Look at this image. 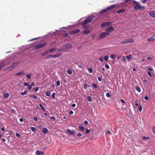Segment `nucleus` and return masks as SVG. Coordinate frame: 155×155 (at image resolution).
<instances>
[{
    "mask_svg": "<svg viewBox=\"0 0 155 155\" xmlns=\"http://www.w3.org/2000/svg\"><path fill=\"white\" fill-rule=\"evenodd\" d=\"M133 4L134 5V9L138 10L139 9H144L145 7L141 6L140 3L136 2L135 1H133Z\"/></svg>",
    "mask_w": 155,
    "mask_h": 155,
    "instance_id": "obj_1",
    "label": "nucleus"
},
{
    "mask_svg": "<svg viewBox=\"0 0 155 155\" xmlns=\"http://www.w3.org/2000/svg\"><path fill=\"white\" fill-rule=\"evenodd\" d=\"M94 17V15L88 16L86 19L81 22V24L82 25H86L88 23L91 21Z\"/></svg>",
    "mask_w": 155,
    "mask_h": 155,
    "instance_id": "obj_2",
    "label": "nucleus"
},
{
    "mask_svg": "<svg viewBox=\"0 0 155 155\" xmlns=\"http://www.w3.org/2000/svg\"><path fill=\"white\" fill-rule=\"evenodd\" d=\"M94 17V15L88 16L86 19L81 22V24L82 25H86L88 23L91 21Z\"/></svg>",
    "mask_w": 155,
    "mask_h": 155,
    "instance_id": "obj_3",
    "label": "nucleus"
},
{
    "mask_svg": "<svg viewBox=\"0 0 155 155\" xmlns=\"http://www.w3.org/2000/svg\"><path fill=\"white\" fill-rule=\"evenodd\" d=\"M116 7V5H112L107 8L106 9H104L101 11L99 13L100 14H101L104 13L106 12L107 11L114 9L115 7Z\"/></svg>",
    "mask_w": 155,
    "mask_h": 155,
    "instance_id": "obj_4",
    "label": "nucleus"
},
{
    "mask_svg": "<svg viewBox=\"0 0 155 155\" xmlns=\"http://www.w3.org/2000/svg\"><path fill=\"white\" fill-rule=\"evenodd\" d=\"M47 44V43L46 42L40 43L39 44L35 45L34 47V49L35 50L38 49L43 47Z\"/></svg>",
    "mask_w": 155,
    "mask_h": 155,
    "instance_id": "obj_5",
    "label": "nucleus"
},
{
    "mask_svg": "<svg viewBox=\"0 0 155 155\" xmlns=\"http://www.w3.org/2000/svg\"><path fill=\"white\" fill-rule=\"evenodd\" d=\"M110 35V33L109 32H103L101 34L99 35V39H102L106 37L107 36H108Z\"/></svg>",
    "mask_w": 155,
    "mask_h": 155,
    "instance_id": "obj_6",
    "label": "nucleus"
},
{
    "mask_svg": "<svg viewBox=\"0 0 155 155\" xmlns=\"http://www.w3.org/2000/svg\"><path fill=\"white\" fill-rule=\"evenodd\" d=\"M62 55L61 54V53H59L57 54H54V55H47L46 56V58L47 59L49 58H56L57 57H60Z\"/></svg>",
    "mask_w": 155,
    "mask_h": 155,
    "instance_id": "obj_7",
    "label": "nucleus"
},
{
    "mask_svg": "<svg viewBox=\"0 0 155 155\" xmlns=\"http://www.w3.org/2000/svg\"><path fill=\"white\" fill-rule=\"evenodd\" d=\"M114 30V28H113L112 26H110L108 27L106 30L107 32H110Z\"/></svg>",
    "mask_w": 155,
    "mask_h": 155,
    "instance_id": "obj_8",
    "label": "nucleus"
},
{
    "mask_svg": "<svg viewBox=\"0 0 155 155\" xmlns=\"http://www.w3.org/2000/svg\"><path fill=\"white\" fill-rule=\"evenodd\" d=\"M80 31V30L77 29L75 30H74L69 32V34L70 35L74 34L77 33L79 32Z\"/></svg>",
    "mask_w": 155,
    "mask_h": 155,
    "instance_id": "obj_9",
    "label": "nucleus"
},
{
    "mask_svg": "<svg viewBox=\"0 0 155 155\" xmlns=\"http://www.w3.org/2000/svg\"><path fill=\"white\" fill-rule=\"evenodd\" d=\"M112 24V22H106L103 23L101 25V26L102 27H106L107 26H108L110 25H111Z\"/></svg>",
    "mask_w": 155,
    "mask_h": 155,
    "instance_id": "obj_10",
    "label": "nucleus"
},
{
    "mask_svg": "<svg viewBox=\"0 0 155 155\" xmlns=\"http://www.w3.org/2000/svg\"><path fill=\"white\" fill-rule=\"evenodd\" d=\"M155 35L152 36L150 38L147 39V41L149 42H151L155 40Z\"/></svg>",
    "mask_w": 155,
    "mask_h": 155,
    "instance_id": "obj_11",
    "label": "nucleus"
},
{
    "mask_svg": "<svg viewBox=\"0 0 155 155\" xmlns=\"http://www.w3.org/2000/svg\"><path fill=\"white\" fill-rule=\"evenodd\" d=\"M66 131L68 133L70 134L73 135L75 134V132L74 130H70L69 129H67Z\"/></svg>",
    "mask_w": 155,
    "mask_h": 155,
    "instance_id": "obj_12",
    "label": "nucleus"
},
{
    "mask_svg": "<svg viewBox=\"0 0 155 155\" xmlns=\"http://www.w3.org/2000/svg\"><path fill=\"white\" fill-rule=\"evenodd\" d=\"M36 155H44V153L43 152L37 150L35 152Z\"/></svg>",
    "mask_w": 155,
    "mask_h": 155,
    "instance_id": "obj_13",
    "label": "nucleus"
},
{
    "mask_svg": "<svg viewBox=\"0 0 155 155\" xmlns=\"http://www.w3.org/2000/svg\"><path fill=\"white\" fill-rule=\"evenodd\" d=\"M13 68H12V66H10L9 67H7L6 68H5L4 70L5 71H10L12 70Z\"/></svg>",
    "mask_w": 155,
    "mask_h": 155,
    "instance_id": "obj_14",
    "label": "nucleus"
},
{
    "mask_svg": "<svg viewBox=\"0 0 155 155\" xmlns=\"http://www.w3.org/2000/svg\"><path fill=\"white\" fill-rule=\"evenodd\" d=\"M25 74L24 73V71H21L15 74L16 76H18L20 75H22L24 74Z\"/></svg>",
    "mask_w": 155,
    "mask_h": 155,
    "instance_id": "obj_15",
    "label": "nucleus"
},
{
    "mask_svg": "<svg viewBox=\"0 0 155 155\" xmlns=\"http://www.w3.org/2000/svg\"><path fill=\"white\" fill-rule=\"evenodd\" d=\"M148 14L150 16L155 18V13L150 12L148 13Z\"/></svg>",
    "mask_w": 155,
    "mask_h": 155,
    "instance_id": "obj_16",
    "label": "nucleus"
},
{
    "mask_svg": "<svg viewBox=\"0 0 155 155\" xmlns=\"http://www.w3.org/2000/svg\"><path fill=\"white\" fill-rule=\"evenodd\" d=\"M48 131V130L45 127L43 128L42 130V132L44 134L47 133Z\"/></svg>",
    "mask_w": 155,
    "mask_h": 155,
    "instance_id": "obj_17",
    "label": "nucleus"
},
{
    "mask_svg": "<svg viewBox=\"0 0 155 155\" xmlns=\"http://www.w3.org/2000/svg\"><path fill=\"white\" fill-rule=\"evenodd\" d=\"M19 62L14 63L12 64L11 66L14 69L15 68V67L17 66L19 64Z\"/></svg>",
    "mask_w": 155,
    "mask_h": 155,
    "instance_id": "obj_18",
    "label": "nucleus"
},
{
    "mask_svg": "<svg viewBox=\"0 0 155 155\" xmlns=\"http://www.w3.org/2000/svg\"><path fill=\"white\" fill-rule=\"evenodd\" d=\"M128 43H133L134 41V39L132 38H130L127 39Z\"/></svg>",
    "mask_w": 155,
    "mask_h": 155,
    "instance_id": "obj_19",
    "label": "nucleus"
},
{
    "mask_svg": "<svg viewBox=\"0 0 155 155\" xmlns=\"http://www.w3.org/2000/svg\"><path fill=\"white\" fill-rule=\"evenodd\" d=\"M125 12V10L124 9H120L119 10H118L117 11V12L118 13H124Z\"/></svg>",
    "mask_w": 155,
    "mask_h": 155,
    "instance_id": "obj_20",
    "label": "nucleus"
},
{
    "mask_svg": "<svg viewBox=\"0 0 155 155\" xmlns=\"http://www.w3.org/2000/svg\"><path fill=\"white\" fill-rule=\"evenodd\" d=\"M78 129L79 130H81V131H83L85 129L82 126L79 125L78 126Z\"/></svg>",
    "mask_w": 155,
    "mask_h": 155,
    "instance_id": "obj_21",
    "label": "nucleus"
},
{
    "mask_svg": "<svg viewBox=\"0 0 155 155\" xmlns=\"http://www.w3.org/2000/svg\"><path fill=\"white\" fill-rule=\"evenodd\" d=\"M90 30H88V31L84 30L82 34H84L86 35V34H87L88 33H90Z\"/></svg>",
    "mask_w": 155,
    "mask_h": 155,
    "instance_id": "obj_22",
    "label": "nucleus"
},
{
    "mask_svg": "<svg viewBox=\"0 0 155 155\" xmlns=\"http://www.w3.org/2000/svg\"><path fill=\"white\" fill-rule=\"evenodd\" d=\"M121 43L122 44H126L128 43L127 39H126L124 40H123L121 42Z\"/></svg>",
    "mask_w": 155,
    "mask_h": 155,
    "instance_id": "obj_23",
    "label": "nucleus"
},
{
    "mask_svg": "<svg viewBox=\"0 0 155 155\" xmlns=\"http://www.w3.org/2000/svg\"><path fill=\"white\" fill-rule=\"evenodd\" d=\"M126 58L128 60H129L130 59H131L132 58V55H127L126 57Z\"/></svg>",
    "mask_w": 155,
    "mask_h": 155,
    "instance_id": "obj_24",
    "label": "nucleus"
},
{
    "mask_svg": "<svg viewBox=\"0 0 155 155\" xmlns=\"http://www.w3.org/2000/svg\"><path fill=\"white\" fill-rule=\"evenodd\" d=\"M48 53L49 52L48 51H46L41 54V56H44L45 55L48 54Z\"/></svg>",
    "mask_w": 155,
    "mask_h": 155,
    "instance_id": "obj_25",
    "label": "nucleus"
},
{
    "mask_svg": "<svg viewBox=\"0 0 155 155\" xmlns=\"http://www.w3.org/2000/svg\"><path fill=\"white\" fill-rule=\"evenodd\" d=\"M115 56V54L111 55L110 56V58L113 59H115L116 58Z\"/></svg>",
    "mask_w": 155,
    "mask_h": 155,
    "instance_id": "obj_26",
    "label": "nucleus"
},
{
    "mask_svg": "<svg viewBox=\"0 0 155 155\" xmlns=\"http://www.w3.org/2000/svg\"><path fill=\"white\" fill-rule=\"evenodd\" d=\"M136 89L138 92H140L141 91V89L139 87L137 86L136 87Z\"/></svg>",
    "mask_w": 155,
    "mask_h": 155,
    "instance_id": "obj_27",
    "label": "nucleus"
},
{
    "mask_svg": "<svg viewBox=\"0 0 155 155\" xmlns=\"http://www.w3.org/2000/svg\"><path fill=\"white\" fill-rule=\"evenodd\" d=\"M67 72L69 74H71L72 73V71L70 69H68L67 70Z\"/></svg>",
    "mask_w": 155,
    "mask_h": 155,
    "instance_id": "obj_28",
    "label": "nucleus"
},
{
    "mask_svg": "<svg viewBox=\"0 0 155 155\" xmlns=\"http://www.w3.org/2000/svg\"><path fill=\"white\" fill-rule=\"evenodd\" d=\"M9 96V94L8 93H5L3 94L4 97H8Z\"/></svg>",
    "mask_w": 155,
    "mask_h": 155,
    "instance_id": "obj_29",
    "label": "nucleus"
},
{
    "mask_svg": "<svg viewBox=\"0 0 155 155\" xmlns=\"http://www.w3.org/2000/svg\"><path fill=\"white\" fill-rule=\"evenodd\" d=\"M56 50L55 48H51L49 50V51L50 52H52Z\"/></svg>",
    "mask_w": 155,
    "mask_h": 155,
    "instance_id": "obj_30",
    "label": "nucleus"
},
{
    "mask_svg": "<svg viewBox=\"0 0 155 155\" xmlns=\"http://www.w3.org/2000/svg\"><path fill=\"white\" fill-rule=\"evenodd\" d=\"M142 139L144 140H147L150 139L149 137H146L145 136H143L142 137Z\"/></svg>",
    "mask_w": 155,
    "mask_h": 155,
    "instance_id": "obj_31",
    "label": "nucleus"
},
{
    "mask_svg": "<svg viewBox=\"0 0 155 155\" xmlns=\"http://www.w3.org/2000/svg\"><path fill=\"white\" fill-rule=\"evenodd\" d=\"M31 74H27L26 75V76L28 78V79H30L31 78Z\"/></svg>",
    "mask_w": 155,
    "mask_h": 155,
    "instance_id": "obj_32",
    "label": "nucleus"
},
{
    "mask_svg": "<svg viewBox=\"0 0 155 155\" xmlns=\"http://www.w3.org/2000/svg\"><path fill=\"white\" fill-rule=\"evenodd\" d=\"M71 47V45L68 44L66 46V47L68 48H70Z\"/></svg>",
    "mask_w": 155,
    "mask_h": 155,
    "instance_id": "obj_33",
    "label": "nucleus"
},
{
    "mask_svg": "<svg viewBox=\"0 0 155 155\" xmlns=\"http://www.w3.org/2000/svg\"><path fill=\"white\" fill-rule=\"evenodd\" d=\"M88 70L90 72V73H92L93 72L92 69L91 68L89 67L88 68Z\"/></svg>",
    "mask_w": 155,
    "mask_h": 155,
    "instance_id": "obj_34",
    "label": "nucleus"
},
{
    "mask_svg": "<svg viewBox=\"0 0 155 155\" xmlns=\"http://www.w3.org/2000/svg\"><path fill=\"white\" fill-rule=\"evenodd\" d=\"M45 94L47 96H50L51 94L49 92L47 91L46 92Z\"/></svg>",
    "mask_w": 155,
    "mask_h": 155,
    "instance_id": "obj_35",
    "label": "nucleus"
},
{
    "mask_svg": "<svg viewBox=\"0 0 155 155\" xmlns=\"http://www.w3.org/2000/svg\"><path fill=\"white\" fill-rule=\"evenodd\" d=\"M109 58V56L107 55L105 56L104 57V59L105 61H107Z\"/></svg>",
    "mask_w": 155,
    "mask_h": 155,
    "instance_id": "obj_36",
    "label": "nucleus"
},
{
    "mask_svg": "<svg viewBox=\"0 0 155 155\" xmlns=\"http://www.w3.org/2000/svg\"><path fill=\"white\" fill-rule=\"evenodd\" d=\"M92 85L93 87L94 88H96L97 87V85L96 84H94V83L93 84H92Z\"/></svg>",
    "mask_w": 155,
    "mask_h": 155,
    "instance_id": "obj_37",
    "label": "nucleus"
},
{
    "mask_svg": "<svg viewBox=\"0 0 155 155\" xmlns=\"http://www.w3.org/2000/svg\"><path fill=\"white\" fill-rule=\"evenodd\" d=\"M40 107L42 108V109L44 111H45V108L43 107L41 104H39Z\"/></svg>",
    "mask_w": 155,
    "mask_h": 155,
    "instance_id": "obj_38",
    "label": "nucleus"
},
{
    "mask_svg": "<svg viewBox=\"0 0 155 155\" xmlns=\"http://www.w3.org/2000/svg\"><path fill=\"white\" fill-rule=\"evenodd\" d=\"M83 87L84 89H86L87 88V84L86 83L84 84Z\"/></svg>",
    "mask_w": 155,
    "mask_h": 155,
    "instance_id": "obj_39",
    "label": "nucleus"
},
{
    "mask_svg": "<svg viewBox=\"0 0 155 155\" xmlns=\"http://www.w3.org/2000/svg\"><path fill=\"white\" fill-rule=\"evenodd\" d=\"M27 91H25L24 92H22L21 94L23 95H25L27 94Z\"/></svg>",
    "mask_w": 155,
    "mask_h": 155,
    "instance_id": "obj_40",
    "label": "nucleus"
},
{
    "mask_svg": "<svg viewBox=\"0 0 155 155\" xmlns=\"http://www.w3.org/2000/svg\"><path fill=\"white\" fill-rule=\"evenodd\" d=\"M139 110L140 112H141L142 110V107L141 106H140L139 107Z\"/></svg>",
    "mask_w": 155,
    "mask_h": 155,
    "instance_id": "obj_41",
    "label": "nucleus"
},
{
    "mask_svg": "<svg viewBox=\"0 0 155 155\" xmlns=\"http://www.w3.org/2000/svg\"><path fill=\"white\" fill-rule=\"evenodd\" d=\"M83 25V27L84 28L87 29L88 28V26L86 25Z\"/></svg>",
    "mask_w": 155,
    "mask_h": 155,
    "instance_id": "obj_42",
    "label": "nucleus"
},
{
    "mask_svg": "<svg viewBox=\"0 0 155 155\" xmlns=\"http://www.w3.org/2000/svg\"><path fill=\"white\" fill-rule=\"evenodd\" d=\"M85 131L86 134H88L90 132V130H88L87 128L86 129Z\"/></svg>",
    "mask_w": 155,
    "mask_h": 155,
    "instance_id": "obj_43",
    "label": "nucleus"
},
{
    "mask_svg": "<svg viewBox=\"0 0 155 155\" xmlns=\"http://www.w3.org/2000/svg\"><path fill=\"white\" fill-rule=\"evenodd\" d=\"M56 84L57 86H59L60 85V81H58L56 82Z\"/></svg>",
    "mask_w": 155,
    "mask_h": 155,
    "instance_id": "obj_44",
    "label": "nucleus"
},
{
    "mask_svg": "<svg viewBox=\"0 0 155 155\" xmlns=\"http://www.w3.org/2000/svg\"><path fill=\"white\" fill-rule=\"evenodd\" d=\"M152 131L153 133L155 135V127H153L152 128Z\"/></svg>",
    "mask_w": 155,
    "mask_h": 155,
    "instance_id": "obj_45",
    "label": "nucleus"
},
{
    "mask_svg": "<svg viewBox=\"0 0 155 155\" xmlns=\"http://www.w3.org/2000/svg\"><path fill=\"white\" fill-rule=\"evenodd\" d=\"M30 129H31V130L33 131H34L35 130V127H30Z\"/></svg>",
    "mask_w": 155,
    "mask_h": 155,
    "instance_id": "obj_46",
    "label": "nucleus"
},
{
    "mask_svg": "<svg viewBox=\"0 0 155 155\" xmlns=\"http://www.w3.org/2000/svg\"><path fill=\"white\" fill-rule=\"evenodd\" d=\"M105 67H106V68L108 69H109L110 68L109 65L107 64H106L105 65Z\"/></svg>",
    "mask_w": 155,
    "mask_h": 155,
    "instance_id": "obj_47",
    "label": "nucleus"
},
{
    "mask_svg": "<svg viewBox=\"0 0 155 155\" xmlns=\"http://www.w3.org/2000/svg\"><path fill=\"white\" fill-rule=\"evenodd\" d=\"M135 104L136 106L138 105V101H136L135 102Z\"/></svg>",
    "mask_w": 155,
    "mask_h": 155,
    "instance_id": "obj_48",
    "label": "nucleus"
},
{
    "mask_svg": "<svg viewBox=\"0 0 155 155\" xmlns=\"http://www.w3.org/2000/svg\"><path fill=\"white\" fill-rule=\"evenodd\" d=\"M4 65V64L3 63L0 64V70L1 69V68Z\"/></svg>",
    "mask_w": 155,
    "mask_h": 155,
    "instance_id": "obj_49",
    "label": "nucleus"
},
{
    "mask_svg": "<svg viewBox=\"0 0 155 155\" xmlns=\"http://www.w3.org/2000/svg\"><path fill=\"white\" fill-rule=\"evenodd\" d=\"M99 60L101 62H103V58L102 57H100L99 59Z\"/></svg>",
    "mask_w": 155,
    "mask_h": 155,
    "instance_id": "obj_50",
    "label": "nucleus"
},
{
    "mask_svg": "<svg viewBox=\"0 0 155 155\" xmlns=\"http://www.w3.org/2000/svg\"><path fill=\"white\" fill-rule=\"evenodd\" d=\"M125 57H125L124 56L123 57L122 59V61H126V59H125Z\"/></svg>",
    "mask_w": 155,
    "mask_h": 155,
    "instance_id": "obj_51",
    "label": "nucleus"
},
{
    "mask_svg": "<svg viewBox=\"0 0 155 155\" xmlns=\"http://www.w3.org/2000/svg\"><path fill=\"white\" fill-rule=\"evenodd\" d=\"M77 135L78 137H80L82 135V134H81V133H79L77 134Z\"/></svg>",
    "mask_w": 155,
    "mask_h": 155,
    "instance_id": "obj_52",
    "label": "nucleus"
},
{
    "mask_svg": "<svg viewBox=\"0 0 155 155\" xmlns=\"http://www.w3.org/2000/svg\"><path fill=\"white\" fill-rule=\"evenodd\" d=\"M28 84H29L28 83L25 82L24 83V85L25 86H28Z\"/></svg>",
    "mask_w": 155,
    "mask_h": 155,
    "instance_id": "obj_53",
    "label": "nucleus"
},
{
    "mask_svg": "<svg viewBox=\"0 0 155 155\" xmlns=\"http://www.w3.org/2000/svg\"><path fill=\"white\" fill-rule=\"evenodd\" d=\"M38 87H36L35 88V89H34V91H35L36 92H37L38 90Z\"/></svg>",
    "mask_w": 155,
    "mask_h": 155,
    "instance_id": "obj_54",
    "label": "nucleus"
},
{
    "mask_svg": "<svg viewBox=\"0 0 155 155\" xmlns=\"http://www.w3.org/2000/svg\"><path fill=\"white\" fill-rule=\"evenodd\" d=\"M147 74L149 75L150 77H152V75H151L150 72L149 71H147Z\"/></svg>",
    "mask_w": 155,
    "mask_h": 155,
    "instance_id": "obj_55",
    "label": "nucleus"
},
{
    "mask_svg": "<svg viewBox=\"0 0 155 155\" xmlns=\"http://www.w3.org/2000/svg\"><path fill=\"white\" fill-rule=\"evenodd\" d=\"M106 95L107 97H110V95L109 93H107L106 94Z\"/></svg>",
    "mask_w": 155,
    "mask_h": 155,
    "instance_id": "obj_56",
    "label": "nucleus"
},
{
    "mask_svg": "<svg viewBox=\"0 0 155 155\" xmlns=\"http://www.w3.org/2000/svg\"><path fill=\"white\" fill-rule=\"evenodd\" d=\"M147 59L148 60H152L153 59L152 58H151L150 57H148L147 58Z\"/></svg>",
    "mask_w": 155,
    "mask_h": 155,
    "instance_id": "obj_57",
    "label": "nucleus"
},
{
    "mask_svg": "<svg viewBox=\"0 0 155 155\" xmlns=\"http://www.w3.org/2000/svg\"><path fill=\"white\" fill-rule=\"evenodd\" d=\"M120 101L122 103H125V101H124V100L123 99H121L120 100Z\"/></svg>",
    "mask_w": 155,
    "mask_h": 155,
    "instance_id": "obj_58",
    "label": "nucleus"
},
{
    "mask_svg": "<svg viewBox=\"0 0 155 155\" xmlns=\"http://www.w3.org/2000/svg\"><path fill=\"white\" fill-rule=\"evenodd\" d=\"M28 88L29 90H30L32 88V87L30 85H29L28 86Z\"/></svg>",
    "mask_w": 155,
    "mask_h": 155,
    "instance_id": "obj_59",
    "label": "nucleus"
},
{
    "mask_svg": "<svg viewBox=\"0 0 155 155\" xmlns=\"http://www.w3.org/2000/svg\"><path fill=\"white\" fill-rule=\"evenodd\" d=\"M15 135L16 136V137H19L20 136V135H19V134L18 133H16V134H15Z\"/></svg>",
    "mask_w": 155,
    "mask_h": 155,
    "instance_id": "obj_60",
    "label": "nucleus"
},
{
    "mask_svg": "<svg viewBox=\"0 0 155 155\" xmlns=\"http://www.w3.org/2000/svg\"><path fill=\"white\" fill-rule=\"evenodd\" d=\"M55 95H56L55 93H53L51 95V97H55Z\"/></svg>",
    "mask_w": 155,
    "mask_h": 155,
    "instance_id": "obj_61",
    "label": "nucleus"
},
{
    "mask_svg": "<svg viewBox=\"0 0 155 155\" xmlns=\"http://www.w3.org/2000/svg\"><path fill=\"white\" fill-rule=\"evenodd\" d=\"M51 118L52 119H53V120H55V118L54 116H51Z\"/></svg>",
    "mask_w": 155,
    "mask_h": 155,
    "instance_id": "obj_62",
    "label": "nucleus"
},
{
    "mask_svg": "<svg viewBox=\"0 0 155 155\" xmlns=\"http://www.w3.org/2000/svg\"><path fill=\"white\" fill-rule=\"evenodd\" d=\"M87 100L89 101H91V97H87Z\"/></svg>",
    "mask_w": 155,
    "mask_h": 155,
    "instance_id": "obj_63",
    "label": "nucleus"
},
{
    "mask_svg": "<svg viewBox=\"0 0 155 155\" xmlns=\"http://www.w3.org/2000/svg\"><path fill=\"white\" fill-rule=\"evenodd\" d=\"M147 1V0H141V1L143 3H145Z\"/></svg>",
    "mask_w": 155,
    "mask_h": 155,
    "instance_id": "obj_64",
    "label": "nucleus"
}]
</instances>
